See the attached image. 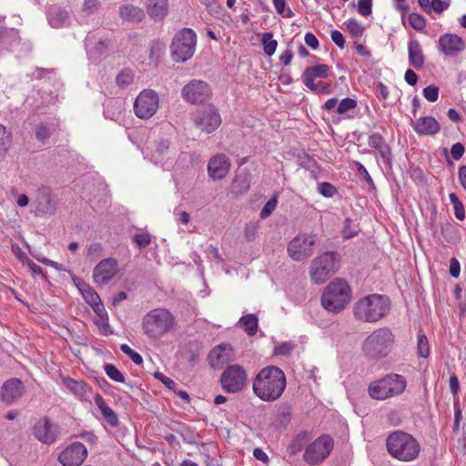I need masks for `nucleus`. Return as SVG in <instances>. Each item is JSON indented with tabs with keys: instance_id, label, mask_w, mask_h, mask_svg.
Instances as JSON below:
<instances>
[{
	"instance_id": "1",
	"label": "nucleus",
	"mask_w": 466,
	"mask_h": 466,
	"mask_svg": "<svg viewBox=\"0 0 466 466\" xmlns=\"http://www.w3.org/2000/svg\"><path fill=\"white\" fill-rule=\"evenodd\" d=\"M286 384V375L281 369L276 366H267L254 378L252 390L261 400L272 402L281 397Z\"/></svg>"
},
{
	"instance_id": "2",
	"label": "nucleus",
	"mask_w": 466,
	"mask_h": 466,
	"mask_svg": "<svg viewBox=\"0 0 466 466\" xmlns=\"http://www.w3.org/2000/svg\"><path fill=\"white\" fill-rule=\"evenodd\" d=\"M390 306L389 297L376 293L369 294L354 303L352 314L360 322L377 323L389 315Z\"/></svg>"
},
{
	"instance_id": "3",
	"label": "nucleus",
	"mask_w": 466,
	"mask_h": 466,
	"mask_svg": "<svg viewBox=\"0 0 466 466\" xmlns=\"http://www.w3.org/2000/svg\"><path fill=\"white\" fill-rule=\"evenodd\" d=\"M389 454L400 461H415L420 453V442L410 433L402 431L391 432L386 440Z\"/></svg>"
},
{
	"instance_id": "4",
	"label": "nucleus",
	"mask_w": 466,
	"mask_h": 466,
	"mask_svg": "<svg viewBox=\"0 0 466 466\" xmlns=\"http://www.w3.org/2000/svg\"><path fill=\"white\" fill-rule=\"evenodd\" d=\"M351 300V289L341 279H333L323 290L321 305L329 312L339 313Z\"/></svg>"
},
{
	"instance_id": "5",
	"label": "nucleus",
	"mask_w": 466,
	"mask_h": 466,
	"mask_svg": "<svg viewBox=\"0 0 466 466\" xmlns=\"http://www.w3.org/2000/svg\"><path fill=\"white\" fill-rule=\"evenodd\" d=\"M176 320L166 309H154L142 319V329L149 339H157L174 329Z\"/></svg>"
},
{
	"instance_id": "6",
	"label": "nucleus",
	"mask_w": 466,
	"mask_h": 466,
	"mask_svg": "<svg viewBox=\"0 0 466 466\" xmlns=\"http://www.w3.org/2000/svg\"><path fill=\"white\" fill-rule=\"evenodd\" d=\"M394 341L395 336L392 330L388 327H381L366 337L361 348L368 357L380 359L388 355Z\"/></svg>"
},
{
	"instance_id": "7",
	"label": "nucleus",
	"mask_w": 466,
	"mask_h": 466,
	"mask_svg": "<svg viewBox=\"0 0 466 466\" xmlns=\"http://www.w3.org/2000/svg\"><path fill=\"white\" fill-rule=\"evenodd\" d=\"M407 386L406 379L400 374H388L369 385V395L371 399L384 400L404 392Z\"/></svg>"
},
{
	"instance_id": "8",
	"label": "nucleus",
	"mask_w": 466,
	"mask_h": 466,
	"mask_svg": "<svg viewBox=\"0 0 466 466\" xmlns=\"http://www.w3.org/2000/svg\"><path fill=\"white\" fill-rule=\"evenodd\" d=\"M339 268V259L335 252H325L313 259L310 266V279L315 284H322Z\"/></svg>"
},
{
	"instance_id": "9",
	"label": "nucleus",
	"mask_w": 466,
	"mask_h": 466,
	"mask_svg": "<svg viewBox=\"0 0 466 466\" xmlns=\"http://www.w3.org/2000/svg\"><path fill=\"white\" fill-rule=\"evenodd\" d=\"M197 35L189 28L178 31L173 38L170 46L171 56L176 62H186L195 53Z\"/></svg>"
},
{
	"instance_id": "10",
	"label": "nucleus",
	"mask_w": 466,
	"mask_h": 466,
	"mask_svg": "<svg viewBox=\"0 0 466 466\" xmlns=\"http://www.w3.org/2000/svg\"><path fill=\"white\" fill-rule=\"evenodd\" d=\"M248 384V372L238 364L228 365L220 376V385L227 393L242 391Z\"/></svg>"
},
{
	"instance_id": "11",
	"label": "nucleus",
	"mask_w": 466,
	"mask_h": 466,
	"mask_svg": "<svg viewBox=\"0 0 466 466\" xmlns=\"http://www.w3.org/2000/svg\"><path fill=\"white\" fill-rule=\"evenodd\" d=\"M316 241L317 234L313 232L297 235L288 244L287 251L289 258L295 261H302L311 257Z\"/></svg>"
},
{
	"instance_id": "12",
	"label": "nucleus",
	"mask_w": 466,
	"mask_h": 466,
	"mask_svg": "<svg viewBox=\"0 0 466 466\" xmlns=\"http://www.w3.org/2000/svg\"><path fill=\"white\" fill-rule=\"evenodd\" d=\"M159 106L158 95L152 89L141 91L134 102L135 115L141 119L151 118Z\"/></svg>"
},
{
	"instance_id": "13",
	"label": "nucleus",
	"mask_w": 466,
	"mask_h": 466,
	"mask_svg": "<svg viewBox=\"0 0 466 466\" xmlns=\"http://www.w3.org/2000/svg\"><path fill=\"white\" fill-rule=\"evenodd\" d=\"M333 449V440L328 435H322L307 446L303 459L310 464L316 465L325 460Z\"/></svg>"
},
{
	"instance_id": "14",
	"label": "nucleus",
	"mask_w": 466,
	"mask_h": 466,
	"mask_svg": "<svg viewBox=\"0 0 466 466\" xmlns=\"http://www.w3.org/2000/svg\"><path fill=\"white\" fill-rule=\"evenodd\" d=\"M176 153V149L167 139L154 141L147 147V157L156 165L165 166L171 163Z\"/></svg>"
},
{
	"instance_id": "15",
	"label": "nucleus",
	"mask_w": 466,
	"mask_h": 466,
	"mask_svg": "<svg viewBox=\"0 0 466 466\" xmlns=\"http://www.w3.org/2000/svg\"><path fill=\"white\" fill-rule=\"evenodd\" d=\"M193 120L195 126L207 134L213 133L221 124L220 115L213 106L196 111Z\"/></svg>"
},
{
	"instance_id": "16",
	"label": "nucleus",
	"mask_w": 466,
	"mask_h": 466,
	"mask_svg": "<svg viewBox=\"0 0 466 466\" xmlns=\"http://www.w3.org/2000/svg\"><path fill=\"white\" fill-rule=\"evenodd\" d=\"M119 272V266L116 259L107 258L101 260L93 270V280L97 286H106Z\"/></svg>"
},
{
	"instance_id": "17",
	"label": "nucleus",
	"mask_w": 466,
	"mask_h": 466,
	"mask_svg": "<svg viewBox=\"0 0 466 466\" xmlns=\"http://www.w3.org/2000/svg\"><path fill=\"white\" fill-rule=\"evenodd\" d=\"M87 456L86 447L76 441L67 446L58 456V461L63 466H80Z\"/></svg>"
},
{
	"instance_id": "18",
	"label": "nucleus",
	"mask_w": 466,
	"mask_h": 466,
	"mask_svg": "<svg viewBox=\"0 0 466 466\" xmlns=\"http://www.w3.org/2000/svg\"><path fill=\"white\" fill-rule=\"evenodd\" d=\"M182 96L191 104L203 103L210 96V89L206 82L194 79L183 87Z\"/></svg>"
},
{
	"instance_id": "19",
	"label": "nucleus",
	"mask_w": 466,
	"mask_h": 466,
	"mask_svg": "<svg viewBox=\"0 0 466 466\" xmlns=\"http://www.w3.org/2000/svg\"><path fill=\"white\" fill-rule=\"evenodd\" d=\"M465 47L464 40L456 34H444L438 40L439 51L446 56H456Z\"/></svg>"
},
{
	"instance_id": "20",
	"label": "nucleus",
	"mask_w": 466,
	"mask_h": 466,
	"mask_svg": "<svg viewBox=\"0 0 466 466\" xmlns=\"http://www.w3.org/2000/svg\"><path fill=\"white\" fill-rule=\"evenodd\" d=\"M35 437L42 443H54L58 436L57 427L49 419H40L34 427Z\"/></svg>"
},
{
	"instance_id": "21",
	"label": "nucleus",
	"mask_w": 466,
	"mask_h": 466,
	"mask_svg": "<svg viewBox=\"0 0 466 466\" xmlns=\"http://www.w3.org/2000/svg\"><path fill=\"white\" fill-rule=\"evenodd\" d=\"M25 393V386L18 379L6 380L0 391L1 400L6 404L16 402Z\"/></svg>"
},
{
	"instance_id": "22",
	"label": "nucleus",
	"mask_w": 466,
	"mask_h": 466,
	"mask_svg": "<svg viewBox=\"0 0 466 466\" xmlns=\"http://www.w3.org/2000/svg\"><path fill=\"white\" fill-rule=\"evenodd\" d=\"M230 168L228 158L223 154L212 157L208 164V172L212 179H221L227 176Z\"/></svg>"
},
{
	"instance_id": "23",
	"label": "nucleus",
	"mask_w": 466,
	"mask_h": 466,
	"mask_svg": "<svg viewBox=\"0 0 466 466\" xmlns=\"http://www.w3.org/2000/svg\"><path fill=\"white\" fill-rule=\"evenodd\" d=\"M231 360L232 348L228 345H219L214 348L208 355V361L213 369H221Z\"/></svg>"
},
{
	"instance_id": "24",
	"label": "nucleus",
	"mask_w": 466,
	"mask_h": 466,
	"mask_svg": "<svg viewBox=\"0 0 466 466\" xmlns=\"http://www.w3.org/2000/svg\"><path fill=\"white\" fill-rule=\"evenodd\" d=\"M414 131L419 135L432 136L437 134L441 126L439 122L431 116H421L412 123Z\"/></svg>"
},
{
	"instance_id": "25",
	"label": "nucleus",
	"mask_w": 466,
	"mask_h": 466,
	"mask_svg": "<svg viewBox=\"0 0 466 466\" xmlns=\"http://www.w3.org/2000/svg\"><path fill=\"white\" fill-rule=\"evenodd\" d=\"M329 67L327 65H318L306 68L303 74L304 85L311 90H316L317 86L314 83L315 77H327Z\"/></svg>"
},
{
	"instance_id": "26",
	"label": "nucleus",
	"mask_w": 466,
	"mask_h": 466,
	"mask_svg": "<svg viewBox=\"0 0 466 466\" xmlns=\"http://www.w3.org/2000/svg\"><path fill=\"white\" fill-rule=\"evenodd\" d=\"M95 404L102 414L103 419L111 427H116L118 424V417L116 413L106 404L104 398L100 394H96L94 397Z\"/></svg>"
},
{
	"instance_id": "27",
	"label": "nucleus",
	"mask_w": 466,
	"mask_h": 466,
	"mask_svg": "<svg viewBox=\"0 0 466 466\" xmlns=\"http://www.w3.org/2000/svg\"><path fill=\"white\" fill-rule=\"evenodd\" d=\"M147 11L155 20L163 19L168 13V0H147Z\"/></svg>"
},
{
	"instance_id": "28",
	"label": "nucleus",
	"mask_w": 466,
	"mask_h": 466,
	"mask_svg": "<svg viewBox=\"0 0 466 466\" xmlns=\"http://www.w3.org/2000/svg\"><path fill=\"white\" fill-rule=\"evenodd\" d=\"M409 62L416 69H420L424 65V56L422 48L418 40H410L408 45Z\"/></svg>"
},
{
	"instance_id": "29",
	"label": "nucleus",
	"mask_w": 466,
	"mask_h": 466,
	"mask_svg": "<svg viewBox=\"0 0 466 466\" xmlns=\"http://www.w3.org/2000/svg\"><path fill=\"white\" fill-rule=\"evenodd\" d=\"M369 146L375 148L378 154L383 158L385 161H389L390 158V149L388 144L386 143L384 137L379 134L374 133L369 137Z\"/></svg>"
},
{
	"instance_id": "30",
	"label": "nucleus",
	"mask_w": 466,
	"mask_h": 466,
	"mask_svg": "<svg viewBox=\"0 0 466 466\" xmlns=\"http://www.w3.org/2000/svg\"><path fill=\"white\" fill-rule=\"evenodd\" d=\"M118 14L123 20L129 22H140L144 16V11L131 4H125L119 7Z\"/></svg>"
},
{
	"instance_id": "31",
	"label": "nucleus",
	"mask_w": 466,
	"mask_h": 466,
	"mask_svg": "<svg viewBox=\"0 0 466 466\" xmlns=\"http://www.w3.org/2000/svg\"><path fill=\"white\" fill-rule=\"evenodd\" d=\"M19 39L18 32L15 29L0 28V51L8 49Z\"/></svg>"
},
{
	"instance_id": "32",
	"label": "nucleus",
	"mask_w": 466,
	"mask_h": 466,
	"mask_svg": "<svg viewBox=\"0 0 466 466\" xmlns=\"http://www.w3.org/2000/svg\"><path fill=\"white\" fill-rule=\"evenodd\" d=\"M69 15L66 10L53 9L48 14L49 24L53 27H61L67 24Z\"/></svg>"
},
{
	"instance_id": "33",
	"label": "nucleus",
	"mask_w": 466,
	"mask_h": 466,
	"mask_svg": "<svg viewBox=\"0 0 466 466\" xmlns=\"http://www.w3.org/2000/svg\"><path fill=\"white\" fill-rule=\"evenodd\" d=\"M56 211V206L49 197L43 196L38 198L35 208V214L37 216L52 215Z\"/></svg>"
},
{
	"instance_id": "34",
	"label": "nucleus",
	"mask_w": 466,
	"mask_h": 466,
	"mask_svg": "<svg viewBox=\"0 0 466 466\" xmlns=\"http://www.w3.org/2000/svg\"><path fill=\"white\" fill-rule=\"evenodd\" d=\"M250 187L249 177L247 174H240L236 177L231 185L233 193L242 195L246 193Z\"/></svg>"
},
{
	"instance_id": "35",
	"label": "nucleus",
	"mask_w": 466,
	"mask_h": 466,
	"mask_svg": "<svg viewBox=\"0 0 466 466\" xmlns=\"http://www.w3.org/2000/svg\"><path fill=\"white\" fill-rule=\"evenodd\" d=\"M12 133L5 126L0 124V157L3 158L7 154L12 145Z\"/></svg>"
},
{
	"instance_id": "36",
	"label": "nucleus",
	"mask_w": 466,
	"mask_h": 466,
	"mask_svg": "<svg viewBox=\"0 0 466 466\" xmlns=\"http://www.w3.org/2000/svg\"><path fill=\"white\" fill-rule=\"evenodd\" d=\"M239 325L249 336L256 334L258 330V318L254 314H248L239 319Z\"/></svg>"
},
{
	"instance_id": "37",
	"label": "nucleus",
	"mask_w": 466,
	"mask_h": 466,
	"mask_svg": "<svg viewBox=\"0 0 466 466\" xmlns=\"http://www.w3.org/2000/svg\"><path fill=\"white\" fill-rule=\"evenodd\" d=\"M309 440V435L306 431H302L295 436L289 445V450L292 454H296L300 451L306 442Z\"/></svg>"
},
{
	"instance_id": "38",
	"label": "nucleus",
	"mask_w": 466,
	"mask_h": 466,
	"mask_svg": "<svg viewBox=\"0 0 466 466\" xmlns=\"http://www.w3.org/2000/svg\"><path fill=\"white\" fill-rule=\"evenodd\" d=\"M261 43L265 54L268 56H271L275 53L278 46V42L273 39V34L270 32L265 33L262 35Z\"/></svg>"
},
{
	"instance_id": "39",
	"label": "nucleus",
	"mask_w": 466,
	"mask_h": 466,
	"mask_svg": "<svg viewBox=\"0 0 466 466\" xmlns=\"http://www.w3.org/2000/svg\"><path fill=\"white\" fill-rule=\"evenodd\" d=\"M66 387L72 390L77 396H85L89 390V387L84 381H77L74 380H68L66 381Z\"/></svg>"
},
{
	"instance_id": "40",
	"label": "nucleus",
	"mask_w": 466,
	"mask_h": 466,
	"mask_svg": "<svg viewBox=\"0 0 466 466\" xmlns=\"http://www.w3.org/2000/svg\"><path fill=\"white\" fill-rule=\"evenodd\" d=\"M259 229V223L257 221L248 222L243 230L244 238L247 241L252 242L256 239Z\"/></svg>"
},
{
	"instance_id": "41",
	"label": "nucleus",
	"mask_w": 466,
	"mask_h": 466,
	"mask_svg": "<svg viewBox=\"0 0 466 466\" xmlns=\"http://www.w3.org/2000/svg\"><path fill=\"white\" fill-rule=\"evenodd\" d=\"M344 25L352 37L359 38L362 36L364 27L356 19L346 21Z\"/></svg>"
},
{
	"instance_id": "42",
	"label": "nucleus",
	"mask_w": 466,
	"mask_h": 466,
	"mask_svg": "<svg viewBox=\"0 0 466 466\" xmlns=\"http://www.w3.org/2000/svg\"><path fill=\"white\" fill-rule=\"evenodd\" d=\"M417 354L421 358H427L430 354L428 339L422 333H419L417 338Z\"/></svg>"
},
{
	"instance_id": "43",
	"label": "nucleus",
	"mask_w": 466,
	"mask_h": 466,
	"mask_svg": "<svg viewBox=\"0 0 466 466\" xmlns=\"http://www.w3.org/2000/svg\"><path fill=\"white\" fill-rule=\"evenodd\" d=\"M104 370L112 380L116 382H125L124 374L113 364H106Z\"/></svg>"
},
{
	"instance_id": "44",
	"label": "nucleus",
	"mask_w": 466,
	"mask_h": 466,
	"mask_svg": "<svg viewBox=\"0 0 466 466\" xmlns=\"http://www.w3.org/2000/svg\"><path fill=\"white\" fill-rule=\"evenodd\" d=\"M85 300L92 307L99 302L100 298L98 294L89 286H86L80 289Z\"/></svg>"
},
{
	"instance_id": "45",
	"label": "nucleus",
	"mask_w": 466,
	"mask_h": 466,
	"mask_svg": "<svg viewBox=\"0 0 466 466\" xmlns=\"http://www.w3.org/2000/svg\"><path fill=\"white\" fill-rule=\"evenodd\" d=\"M357 106V101L352 98H344L340 101L337 107V113L339 115H345L350 110H353Z\"/></svg>"
},
{
	"instance_id": "46",
	"label": "nucleus",
	"mask_w": 466,
	"mask_h": 466,
	"mask_svg": "<svg viewBox=\"0 0 466 466\" xmlns=\"http://www.w3.org/2000/svg\"><path fill=\"white\" fill-rule=\"evenodd\" d=\"M278 204V198L277 196L272 197L262 208L259 217L262 219H266L268 218L273 211L276 209Z\"/></svg>"
},
{
	"instance_id": "47",
	"label": "nucleus",
	"mask_w": 466,
	"mask_h": 466,
	"mask_svg": "<svg viewBox=\"0 0 466 466\" xmlns=\"http://www.w3.org/2000/svg\"><path fill=\"white\" fill-rule=\"evenodd\" d=\"M133 81V74L128 69L122 70L116 78V82L118 86L125 87L130 85Z\"/></svg>"
},
{
	"instance_id": "48",
	"label": "nucleus",
	"mask_w": 466,
	"mask_h": 466,
	"mask_svg": "<svg viewBox=\"0 0 466 466\" xmlns=\"http://www.w3.org/2000/svg\"><path fill=\"white\" fill-rule=\"evenodd\" d=\"M318 192L325 198H332L337 193V188L329 182H322L318 185Z\"/></svg>"
},
{
	"instance_id": "49",
	"label": "nucleus",
	"mask_w": 466,
	"mask_h": 466,
	"mask_svg": "<svg viewBox=\"0 0 466 466\" xmlns=\"http://www.w3.org/2000/svg\"><path fill=\"white\" fill-rule=\"evenodd\" d=\"M273 5L280 15L283 17H292L294 13L290 8H286V0H272Z\"/></svg>"
},
{
	"instance_id": "50",
	"label": "nucleus",
	"mask_w": 466,
	"mask_h": 466,
	"mask_svg": "<svg viewBox=\"0 0 466 466\" xmlns=\"http://www.w3.org/2000/svg\"><path fill=\"white\" fill-rule=\"evenodd\" d=\"M120 350H122V352L127 354L135 364H137V365L142 364V362H143L142 356L139 353H137V351L133 350L127 344H121Z\"/></svg>"
},
{
	"instance_id": "51",
	"label": "nucleus",
	"mask_w": 466,
	"mask_h": 466,
	"mask_svg": "<svg viewBox=\"0 0 466 466\" xmlns=\"http://www.w3.org/2000/svg\"><path fill=\"white\" fill-rule=\"evenodd\" d=\"M409 22L410 26L417 31L423 29L426 25V21L423 16L416 13L410 15Z\"/></svg>"
},
{
	"instance_id": "52",
	"label": "nucleus",
	"mask_w": 466,
	"mask_h": 466,
	"mask_svg": "<svg viewBox=\"0 0 466 466\" xmlns=\"http://www.w3.org/2000/svg\"><path fill=\"white\" fill-rule=\"evenodd\" d=\"M358 231V228L356 225H353L352 220L350 218H346L342 230L343 237L346 238H351L357 236Z\"/></svg>"
},
{
	"instance_id": "53",
	"label": "nucleus",
	"mask_w": 466,
	"mask_h": 466,
	"mask_svg": "<svg viewBox=\"0 0 466 466\" xmlns=\"http://www.w3.org/2000/svg\"><path fill=\"white\" fill-rule=\"evenodd\" d=\"M202 5L206 6L207 11L211 15L218 16L220 15L221 8L216 2V0H198Z\"/></svg>"
},
{
	"instance_id": "54",
	"label": "nucleus",
	"mask_w": 466,
	"mask_h": 466,
	"mask_svg": "<svg viewBox=\"0 0 466 466\" xmlns=\"http://www.w3.org/2000/svg\"><path fill=\"white\" fill-rule=\"evenodd\" d=\"M450 6L449 0H431L430 4V13L433 10L436 13H442L444 10L448 9Z\"/></svg>"
},
{
	"instance_id": "55",
	"label": "nucleus",
	"mask_w": 466,
	"mask_h": 466,
	"mask_svg": "<svg viewBox=\"0 0 466 466\" xmlns=\"http://www.w3.org/2000/svg\"><path fill=\"white\" fill-rule=\"evenodd\" d=\"M358 11L362 16H368L372 11V0H359Z\"/></svg>"
},
{
	"instance_id": "56",
	"label": "nucleus",
	"mask_w": 466,
	"mask_h": 466,
	"mask_svg": "<svg viewBox=\"0 0 466 466\" xmlns=\"http://www.w3.org/2000/svg\"><path fill=\"white\" fill-rule=\"evenodd\" d=\"M133 240L140 248H146L151 243V236L148 233H139L134 236Z\"/></svg>"
},
{
	"instance_id": "57",
	"label": "nucleus",
	"mask_w": 466,
	"mask_h": 466,
	"mask_svg": "<svg viewBox=\"0 0 466 466\" xmlns=\"http://www.w3.org/2000/svg\"><path fill=\"white\" fill-rule=\"evenodd\" d=\"M424 97L430 102H435L439 96V88L435 86H428L423 89Z\"/></svg>"
},
{
	"instance_id": "58",
	"label": "nucleus",
	"mask_w": 466,
	"mask_h": 466,
	"mask_svg": "<svg viewBox=\"0 0 466 466\" xmlns=\"http://www.w3.org/2000/svg\"><path fill=\"white\" fill-rule=\"evenodd\" d=\"M293 345L290 342H283L274 349V354L275 355H288L293 350Z\"/></svg>"
},
{
	"instance_id": "59",
	"label": "nucleus",
	"mask_w": 466,
	"mask_h": 466,
	"mask_svg": "<svg viewBox=\"0 0 466 466\" xmlns=\"http://www.w3.org/2000/svg\"><path fill=\"white\" fill-rule=\"evenodd\" d=\"M29 252L40 263H42V264H44L46 266L53 267V268H56L58 270L61 269V267H60V265L57 262H55L53 260H50L49 258L41 257L40 254L35 253V252H33L30 249H29Z\"/></svg>"
},
{
	"instance_id": "60",
	"label": "nucleus",
	"mask_w": 466,
	"mask_h": 466,
	"mask_svg": "<svg viewBox=\"0 0 466 466\" xmlns=\"http://www.w3.org/2000/svg\"><path fill=\"white\" fill-rule=\"evenodd\" d=\"M278 420L280 424L286 425L290 420V410L288 407L280 408L277 414Z\"/></svg>"
},
{
	"instance_id": "61",
	"label": "nucleus",
	"mask_w": 466,
	"mask_h": 466,
	"mask_svg": "<svg viewBox=\"0 0 466 466\" xmlns=\"http://www.w3.org/2000/svg\"><path fill=\"white\" fill-rule=\"evenodd\" d=\"M464 146L461 143H455L451 146V155L455 160H459L464 154Z\"/></svg>"
},
{
	"instance_id": "62",
	"label": "nucleus",
	"mask_w": 466,
	"mask_h": 466,
	"mask_svg": "<svg viewBox=\"0 0 466 466\" xmlns=\"http://www.w3.org/2000/svg\"><path fill=\"white\" fill-rule=\"evenodd\" d=\"M102 252V246L99 243H92L86 249V256L94 258L98 257Z\"/></svg>"
},
{
	"instance_id": "63",
	"label": "nucleus",
	"mask_w": 466,
	"mask_h": 466,
	"mask_svg": "<svg viewBox=\"0 0 466 466\" xmlns=\"http://www.w3.org/2000/svg\"><path fill=\"white\" fill-rule=\"evenodd\" d=\"M332 41L339 47L343 48L345 46V39L343 35L339 30L331 31Z\"/></svg>"
},
{
	"instance_id": "64",
	"label": "nucleus",
	"mask_w": 466,
	"mask_h": 466,
	"mask_svg": "<svg viewBox=\"0 0 466 466\" xmlns=\"http://www.w3.org/2000/svg\"><path fill=\"white\" fill-rule=\"evenodd\" d=\"M50 133L45 125L37 126L35 129V137L38 140L43 141L49 137Z\"/></svg>"
}]
</instances>
